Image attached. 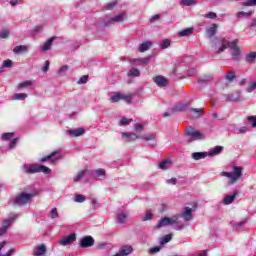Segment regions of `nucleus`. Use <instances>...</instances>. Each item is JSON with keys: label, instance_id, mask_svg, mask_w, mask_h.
<instances>
[{"label": "nucleus", "instance_id": "f257e3e1", "mask_svg": "<svg viewBox=\"0 0 256 256\" xmlns=\"http://www.w3.org/2000/svg\"><path fill=\"white\" fill-rule=\"evenodd\" d=\"M215 46L218 47L217 53H223L225 49H230L233 61H236V63L241 61L239 39H234L232 42H229L227 39L222 38L220 41L215 42Z\"/></svg>", "mask_w": 256, "mask_h": 256}, {"label": "nucleus", "instance_id": "f03ea898", "mask_svg": "<svg viewBox=\"0 0 256 256\" xmlns=\"http://www.w3.org/2000/svg\"><path fill=\"white\" fill-rule=\"evenodd\" d=\"M243 176V167L241 166H234L233 172H222L221 177H227L228 183L230 185H233L234 183H237L239 179Z\"/></svg>", "mask_w": 256, "mask_h": 256}, {"label": "nucleus", "instance_id": "7ed1b4c3", "mask_svg": "<svg viewBox=\"0 0 256 256\" xmlns=\"http://www.w3.org/2000/svg\"><path fill=\"white\" fill-rule=\"evenodd\" d=\"M33 197H37V192H21L13 199L14 205H27V203H31Z\"/></svg>", "mask_w": 256, "mask_h": 256}, {"label": "nucleus", "instance_id": "20e7f679", "mask_svg": "<svg viewBox=\"0 0 256 256\" xmlns=\"http://www.w3.org/2000/svg\"><path fill=\"white\" fill-rule=\"evenodd\" d=\"M26 173L29 175L35 174V173H44V175H49L51 173V170L49 167L41 164H32L26 169Z\"/></svg>", "mask_w": 256, "mask_h": 256}, {"label": "nucleus", "instance_id": "39448f33", "mask_svg": "<svg viewBox=\"0 0 256 256\" xmlns=\"http://www.w3.org/2000/svg\"><path fill=\"white\" fill-rule=\"evenodd\" d=\"M186 135L191 137V139L189 140V143H191V141H197V140L203 139V134H201V132L199 131H195L193 127H189L186 130Z\"/></svg>", "mask_w": 256, "mask_h": 256}, {"label": "nucleus", "instance_id": "423d86ee", "mask_svg": "<svg viewBox=\"0 0 256 256\" xmlns=\"http://www.w3.org/2000/svg\"><path fill=\"white\" fill-rule=\"evenodd\" d=\"M59 150H54L51 154L44 156L40 159L41 163H45L46 161H51V163H57L61 157H57L59 155Z\"/></svg>", "mask_w": 256, "mask_h": 256}, {"label": "nucleus", "instance_id": "0eeeda50", "mask_svg": "<svg viewBox=\"0 0 256 256\" xmlns=\"http://www.w3.org/2000/svg\"><path fill=\"white\" fill-rule=\"evenodd\" d=\"M82 249H87V247H93L95 245V239L91 236H85L81 239V242L78 243Z\"/></svg>", "mask_w": 256, "mask_h": 256}, {"label": "nucleus", "instance_id": "6e6552de", "mask_svg": "<svg viewBox=\"0 0 256 256\" xmlns=\"http://www.w3.org/2000/svg\"><path fill=\"white\" fill-rule=\"evenodd\" d=\"M77 239V235L70 234L68 236H65L62 238L59 243L60 245H63V247H67V245H71V243H75V240Z\"/></svg>", "mask_w": 256, "mask_h": 256}, {"label": "nucleus", "instance_id": "1a4fd4ad", "mask_svg": "<svg viewBox=\"0 0 256 256\" xmlns=\"http://www.w3.org/2000/svg\"><path fill=\"white\" fill-rule=\"evenodd\" d=\"M153 81L158 87H167V84L169 83V80L161 75L154 76Z\"/></svg>", "mask_w": 256, "mask_h": 256}, {"label": "nucleus", "instance_id": "9d476101", "mask_svg": "<svg viewBox=\"0 0 256 256\" xmlns=\"http://www.w3.org/2000/svg\"><path fill=\"white\" fill-rule=\"evenodd\" d=\"M121 135L124 137L126 143H131V141H137V139H141V136L135 133L122 132Z\"/></svg>", "mask_w": 256, "mask_h": 256}, {"label": "nucleus", "instance_id": "9b49d317", "mask_svg": "<svg viewBox=\"0 0 256 256\" xmlns=\"http://www.w3.org/2000/svg\"><path fill=\"white\" fill-rule=\"evenodd\" d=\"M184 221H191L193 219V209L186 207L180 216Z\"/></svg>", "mask_w": 256, "mask_h": 256}, {"label": "nucleus", "instance_id": "f8f14e48", "mask_svg": "<svg viewBox=\"0 0 256 256\" xmlns=\"http://www.w3.org/2000/svg\"><path fill=\"white\" fill-rule=\"evenodd\" d=\"M217 34V24H212L210 27L206 29V37L208 39H213Z\"/></svg>", "mask_w": 256, "mask_h": 256}, {"label": "nucleus", "instance_id": "ddd939ff", "mask_svg": "<svg viewBox=\"0 0 256 256\" xmlns=\"http://www.w3.org/2000/svg\"><path fill=\"white\" fill-rule=\"evenodd\" d=\"M132 252H133V247L129 245H125L121 248L120 253H117L113 256H127V255H131Z\"/></svg>", "mask_w": 256, "mask_h": 256}, {"label": "nucleus", "instance_id": "4468645a", "mask_svg": "<svg viewBox=\"0 0 256 256\" xmlns=\"http://www.w3.org/2000/svg\"><path fill=\"white\" fill-rule=\"evenodd\" d=\"M84 134L85 130L83 128L68 130V135H70V137H81V135Z\"/></svg>", "mask_w": 256, "mask_h": 256}, {"label": "nucleus", "instance_id": "2eb2a0df", "mask_svg": "<svg viewBox=\"0 0 256 256\" xmlns=\"http://www.w3.org/2000/svg\"><path fill=\"white\" fill-rule=\"evenodd\" d=\"M153 47V42L145 41L144 43L140 44L138 50L140 53H145V51H149Z\"/></svg>", "mask_w": 256, "mask_h": 256}, {"label": "nucleus", "instance_id": "dca6fc26", "mask_svg": "<svg viewBox=\"0 0 256 256\" xmlns=\"http://www.w3.org/2000/svg\"><path fill=\"white\" fill-rule=\"evenodd\" d=\"M28 51L29 47L27 45H18L13 49V53H15V55H20V53H27Z\"/></svg>", "mask_w": 256, "mask_h": 256}, {"label": "nucleus", "instance_id": "f3484780", "mask_svg": "<svg viewBox=\"0 0 256 256\" xmlns=\"http://www.w3.org/2000/svg\"><path fill=\"white\" fill-rule=\"evenodd\" d=\"M190 111L194 119H199V117L203 115V111H205V108H190Z\"/></svg>", "mask_w": 256, "mask_h": 256}, {"label": "nucleus", "instance_id": "a211bd4d", "mask_svg": "<svg viewBox=\"0 0 256 256\" xmlns=\"http://www.w3.org/2000/svg\"><path fill=\"white\" fill-rule=\"evenodd\" d=\"M45 253H47V247L45 246V244H41L36 249H34L35 256L45 255Z\"/></svg>", "mask_w": 256, "mask_h": 256}, {"label": "nucleus", "instance_id": "6ab92c4d", "mask_svg": "<svg viewBox=\"0 0 256 256\" xmlns=\"http://www.w3.org/2000/svg\"><path fill=\"white\" fill-rule=\"evenodd\" d=\"M11 221L12 220H5L2 223V227L0 228V237L7 233V229H9V227H11Z\"/></svg>", "mask_w": 256, "mask_h": 256}, {"label": "nucleus", "instance_id": "aec40b11", "mask_svg": "<svg viewBox=\"0 0 256 256\" xmlns=\"http://www.w3.org/2000/svg\"><path fill=\"white\" fill-rule=\"evenodd\" d=\"M191 157L194 161H201V159H205V157H207V152H194Z\"/></svg>", "mask_w": 256, "mask_h": 256}, {"label": "nucleus", "instance_id": "412c9836", "mask_svg": "<svg viewBox=\"0 0 256 256\" xmlns=\"http://www.w3.org/2000/svg\"><path fill=\"white\" fill-rule=\"evenodd\" d=\"M167 225H170L169 217L160 218L157 224V229H161V227H167Z\"/></svg>", "mask_w": 256, "mask_h": 256}, {"label": "nucleus", "instance_id": "4be33fe9", "mask_svg": "<svg viewBox=\"0 0 256 256\" xmlns=\"http://www.w3.org/2000/svg\"><path fill=\"white\" fill-rule=\"evenodd\" d=\"M53 41H55V37L48 39L42 46V51H49L53 46Z\"/></svg>", "mask_w": 256, "mask_h": 256}, {"label": "nucleus", "instance_id": "5701e85b", "mask_svg": "<svg viewBox=\"0 0 256 256\" xmlns=\"http://www.w3.org/2000/svg\"><path fill=\"white\" fill-rule=\"evenodd\" d=\"M236 197H237V193H234L230 196H226L223 200L224 205H231V203L235 201Z\"/></svg>", "mask_w": 256, "mask_h": 256}, {"label": "nucleus", "instance_id": "b1692460", "mask_svg": "<svg viewBox=\"0 0 256 256\" xmlns=\"http://www.w3.org/2000/svg\"><path fill=\"white\" fill-rule=\"evenodd\" d=\"M228 101H239L241 99V91H237L236 94H228Z\"/></svg>", "mask_w": 256, "mask_h": 256}, {"label": "nucleus", "instance_id": "393cba45", "mask_svg": "<svg viewBox=\"0 0 256 256\" xmlns=\"http://www.w3.org/2000/svg\"><path fill=\"white\" fill-rule=\"evenodd\" d=\"M5 245H7V241L5 240L0 243V251L3 249V247H5ZM13 251V248H11L7 251L6 254L0 253V256H11L13 255Z\"/></svg>", "mask_w": 256, "mask_h": 256}, {"label": "nucleus", "instance_id": "a878e982", "mask_svg": "<svg viewBox=\"0 0 256 256\" xmlns=\"http://www.w3.org/2000/svg\"><path fill=\"white\" fill-rule=\"evenodd\" d=\"M237 75L235 74V71L230 70L227 72V74L224 76V79L226 81H233V79H236Z\"/></svg>", "mask_w": 256, "mask_h": 256}, {"label": "nucleus", "instance_id": "bb28decb", "mask_svg": "<svg viewBox=\"0 0 256 256\" xmlns=\"http://www.w3.org/2000/svg\"><path fill=\"white\" fill-rule=\"evenodd\" d=\"M14 137H15V133H13V132H7V133H3L1 135L2 141H9L10 139H13Z\"/></svg>", "mask_w": 256, "mask_h": 256}, {"label": "nucleus", "instance_id": "cd10ccee", "mask_svg": "<svg viewBox=\"0 0 256 256\" xmlns=\"http://www.w3.org/2000/svg\"><path fill=\"white\" fill-rule=\"evenodd\" d=\"M193 33V28H186L179 32L180 37H189Z\"/></svg>", "mask_w": 256, "mask_h": 256}, {"label": "nucleus", "instance_id": "c85d7f7f", "mask_svg": "<svg viewBox=\"0 0 256 256\" xmlns=\"http://www.w3.org/2000/svg\"><path fill=\"white\" fill-rule=\"evenodd\" d=\"M256 59V52H250L246 55V63H254Z\"/></svg>", "mask_w": 256, "mask_h": 256}, {"label": "nucleus", "instance_id": "c756f323", "mask_svg": "<svg viewBox=\"0 0 256 256\" xmlns=\"http://www.w3.org/2000/svg\"><path fill=\"white\" fill-rule=\"evenodd\" d=\"M223 151V146H216L209 152V155L213 157V155H219Z\"/></svg>", "mask_w": 256, "mask_h": 256}, {"label": "nucleus", "instance_id": "7c9ffc66", "mask_svg": "<svg viewBox=\"0 0 256 256\" xmlns=\"http://www.w3.org/2000/svg\"><path fill=\"white\" fill-rule=\"evenodd\" d=\"M128 75L130 77H141V72L139 71V69L137 68H132L130 69V71L128 72Z\"/></svg>", "mask_w": 256, "mask_h": 256}, {"label": "nucleus", "instance_id": "2f4dec72", "mask_svg": "<svg viewBox=\"0 0 256 256\" xmlns=\"http://www.w3.org/2000/svg\"><path fill=\"white\" fill-rule=\"evenodd\" d=\"M86 173H87V168L78 172L77 176L74 177L75 183H79V180L85 177Z\"/></svg>", "mask_w": 256, "mask_h": 256}, {"label": "nucleus", "instance_id": "473e14b6", "mask_svg": "<svg viewBox=\"0 0 256 256\" xmlns=\"http://www.w3.org/2000/svg\"><path fill=\"white\" fill-rule=\"evenodd\" d=\"M187 107H189V104H177L174 108L173 111H186Z\"/></svg>", "mask_w": 256, "mask_h": 256}, {"label": "nucleus", "instance_id": "72a5a7b5", "mask_svg": "<svg viewBox=\"0 0 256 256\" xmlns=\"http://www.w3.org/2000/svg\"><path fill=\"white\" fill-rule=\"evenodd\" d=\"M87 200V198L85 197V195L83 194H77L74 198V201L76 203H85V201Z\"/></svg>", "mask_w": 256, "mask_h": 256}, {"label": "nucleus", "instance_id": "f704fd0d", "mask_svg": "<svg viewBox=\"0 0 256 256\" xmlns=\"http://www.w3.org/2000/svg\"><path fill=\"white\" fill-rule=\"evenodd\" d=\"M127 217L128 215L126 213L118 214V223L120 224L127 223Z\"/></svg>", "mask_w": 256, "mask_h": 256}, {"label": "nucleus", "instance_id": "c9c22d12", "mask_svg": "<svg viewBox=\"0 0 256 256\" xmlns=\"http://www.w3.org/2000/svg\"><path fill=\"white\" fill-rule=\"evenodd\" d=\"M24 99H27V94L26 93H17L14 95V100L15 101H24Z\"/></svg>", "mask_w": 256, "mask_h": 256}, {"label": "nucleus", "instance_id": "e433bc0d", "mask_svg": "<svg viewBox=\"0 0 256 256\" xmlns=\"http://www.w3.org/2000/svg\"><path fill=\"white\" fill-rule=\"evenodd\" d=\"M69 71V65H64L58 70V75L63 76Z\"/></svg>", "mask_w": 256, "mask_h": 256}, {"label": "nucleus", "instance_id": "4c0bfd02", "mask_svg": "<svg viewBox=\"0 0 256 256\" xmlns=\"http://www.w3.org/2000/svg\"><path fill=\"white\" fill-rule=\"evenodd\" d=\"M31 85H33V82H31L30 80H26L18 84V89H24V87H31Z\"/></svg>", "mask_w": 256, "mask_h": 256}, {"label": "nucleus", "instance_id": "58836bf2", "mask_svg": "<svg viewBox=\"0 0 256 256\" xmlns=\"http://www.w3.org/2000/svg\"><path fill=\"white\" fill-rule=\"evenodd\" d=\"M120 99H122L126 103H131V99H133V95H131V94H128V95L120 94Z\"/></svg>", "mask_w": 256, "mask_h": 256}, {"label": "nucleus", "instance_id": "ea45409f", "mask_svg": "<svg viewBox=\"0 0 256 256\" xmlns=\"http://www.w3.org/2000/svg\"><path fill=\"white\" fill-rule=\"evenodd\" d=\"M121 21H123V14H119V15H117L116 17L111 18V19L108 21V23H115V22L119 23V22H121Z\"/></svg>", "mask_w": 256, "mask_h": 256}, {"label": "nucleus", "instance_id": "a19ab883", "mask_svg": "<svg viewBox=\"0 0 256 256\" xmlns=\"http://www.w3.org/2000/svg\"><path fill=\"white\" fill-rule=\"evenodd\" d=\"M251 15H253V12H251V11H249V12L240 11L236 14V17H238V18L251 17Z\"/></svg>", "mask_w": 256, "mask_h": 256}, {"label": "nucleus", "instance_id": "79ce46f5", "mask_svg": "<svg viewBox=\"0 0 256 256\" xmlns=\"http://www.w3.org/2000/svg\"><path fill=\"white\" fill-rule=\"evenodd\" d=\"M9 37V30L7 28H3L0 31V39H7Z\"/></svg>", "mask_w": 256, "mask_h": 256}, {"label": "nucleus", "instance_id": "37998d69", "mask_svg": "<svg viewBox=\"0 0 256 256\" xmlns=\"http://www.w3.org/2000/svg\"><path fill=\"white\" fill-rule=\"evenodd\" d=\"M170 225H179V215H174L169 218Z\"/></svg>", "mask_w": 256, "mask_h": 256}, {"label": "nucleus", "instance_id": "c03bdc74", "mask_svg": "<svg viewBox=\"0 0 256 256\" xmlns=\"http://www.w3.org/2000/svg\"><path fill=\"white\" fill-rule=\"evenodd\" d=\"M171 239H172L171 234H167L163 238H161L160 243H161V245H165L166 243H169V241H171Z\"/></svg>", "mask_w": 256, "mask_h": 256}, {"label": "nucleus", "instance_id": "a18cd8bd", "mask_svg": "<svg viewBox=\"0 0 256 256\" xmlns=\"http://www.w3.org/2000/svg\"><path fill=\"white\" fill-rule=\"evenodd\" d=\"M50 219H57L59 217V212H57V208H53L49 213Z\"/></svg>", "mask_w": 256, "mask_h": 256}, {"label": "nucleus", "instance_id": "49530a36", "mask_svg": "<svg viewBox=\"0 0 256 256\" xmlns=\"http://www.w3.org/2000/svg\"><path fill=\"white\" fill-rule=\"evenodd\" d=\"M171 46V40L169 39H165L161 44H160V48L161 49H167L168 47Z\"/></svg>", "mask_w": 256, "mask_h": 256}, {"label": "nucleus", "instance_id": "de8ad7c7", "mask_svg": "<svg viewBox=\"0 0 256 256\" xmlns=\"http://www.w3.org/2000/svg\"><path fill=\"white\" fill-rule=\"evenodd\" d=\"M89 81V75H83L79 80H78V85H85Z\"/></svg>", "mask_w": 256, "mask_h": 256}, {"label": "nucleus", "instance_id": "09e8293b", "mask_svg": "<svg viewBox=\"0 0 256 256\" xmlns=\"http://www.w3.org/2000/svg\"><path fill=\"white\" fill-rule=\"evenodd\" d=\"M156 137L155 134H147L146 136H141L140 139H143L144 141H153Z\"/></svg>", "mask_w": 256, "mask_h": 256}, {"label": "nucleus", "instance_id": "8fccbe9b", "mask_svg": "<svg viewBox=\"0 0 256 256\" xmlns=\"http://www.w3.org/2000/svg\"><path fill=\"white\" fill-rule=\"evenodd\" d=\"M212 80H213V77L209 75H204L199 79L200 83H208V81H212Z\"/></svg>", "mask_w": 256, "mask_h": 256}, {"label": "nucleus", "instance_id": "3c124183", "mask_svg": "<svg viewBox=\"0 0 256 256\" xmlns=\"http://www.w3.org/2000/svg\"><path fill=\"white\" fill-rule=\"evenodd\" d=\"M137 64L138 65H149V57L138 59Z\"/></svg>", "mask_w": 256, "mask_h": 256}, {"label": "nucleus", "instance_id": "603ef678", "mask_svg": "<svg viewBox=\"0 0 256 256\" xmlns=\"http://www.w3.org/2000/svg\"><path fill=\"white\" fill-rule=\"evenodd\" d=\"M256 0H248L243 3V7H255Z\"/></svg>", "mask_w": 256, "mask_h": 256}, {"label": "nucleus", "instance_id": "864d4df0", "mask_svg": "<svg viewBox=\"0 0 256 256\" xmlns=\"http://www.w3.org/2000/svg\"><path fill=\"white\" fill-rule=\"evenodd\" d=\"M111 103H119L121 101V94H116L110 98Z\"/></svg>", "mask_w": 256, "mask_h": 256}, {"label": "nucleus", "instance_id": "5fc2aeb1", "mask_svg": "<svg viewBox=\"0 0 256 256\" xmlns=\"http://www.w3.org/2000/svg\"><path fill=\"white\" fill-rule=\"evenodd\" d=\"M247 121L251 123V127H256V117L255 116H248Z\"/></svg>", "mask_w": 256, "mask_h": 256}, {"label": "nucleus", "instance_id": "6e6d98bb", "mask_svg": "<svg viewBox=\"0 0 256 256\" xmlns=\"http://www.w3.org/2000/svg\"><path fill=\"white\" fill-rule=\"evenodd\" d=\"M206 19H217V13L215 12H208L205 14Z\"/></svg>", "mask_w": 256, "mask_h": 256}, {"label": "nucleus", "instance_id": "4d7b16f0", "mask_svg": "<svg viewBox=\"0 0 256 256\" xmlns=\"http://www.w3.org/2000/svg\"><path fill=\"white\" fill-rule=\"evenodd\" d=\"M167 165H169V160H163L162 162H160L159 164V169H167Z\"/></svg>", "mask_w": 256, "mask_h": 256}, {"label": "nucleus", "instance_id": "13d9d810", "mask_svg": "<svg viewBox=\"0 0 256 256\" xmlns=\"http://www.w3.org/2000/svg\"><path fill=\"white\" fill-rule=\"evenodd\" d=\"M131 121H133L132 119L123 117L120 121V125H129L131 123Z\"/></svg>", "mask_w": 256, "mask_h": 256}, {"label": "nucleus", "instance_id": "bf43d9fd", "mask_svg": "<svg viewBox=\"0 0 256 256\" xmlns=\"http://www.w3.org/2000/svg\"><path fill=\"white\" fill-rule=\"evenodd\" d=\"M161 251V247L160 246H156V247H154V248H151L150 250H149V253L151 254V255H155V253H159Z\"/></svg>", "mask_w": 256, "mask_h": 256}, {"label": "nucleus", "instance_id": "052dcab7", "mask_svg": "<svg viewBox=\"0 0 256 256\" xmlns=\"http://www.w3.org/2000/svg\"><path fill=\"white\" fill-rule=\"evenodd\" d=\"M183 5H186L187 7H190V5H193L195 3V0H181Z\"/></svg>", "mask_w": 256, "mask_h": 256}, {"label": "nucleus", "instance_id": "680f3d73", "mask_svg": "<svg viewBox=\"0 0 256 256\" xmlns=\"http://www.w3.org/2000/svg\"><path fill=\"white\" fill-rule=\"evenodd\" d=\"M17 141H19V138H14L10 142V149H14L15 145H17Z\"/></svg>", "mask_w": 256, "mask_h": 256}, {"label": "nucleus", "instance_id": "e2e57ef3", "mask_svg": "<svg viewBox=\"0 0 256 256\" xmlns=\"http://www.w3.org/2000/svg\"><path fill=\"white\" fill-rule=\"evenodd\" d=\"M11 65H13V61L6 60L3 62L2 67H11Z\"/></svg>", "mask_w": 256, "mask_h": 256}, {"label": "nucleus", "instance_id": "0e129e2a", "mask_svg": "<svg viewBox=\"0 0 256 256\" xmlns=\"http://www.w3.org/2000/svg\"><path fill=\"white\" fill-rule=\"evenodd\" d=\"M42 71H43L44 73H47V72L49 71V60H47V61L45 62V65L43 66Z\"/></svg>", "mask_w": 256, "mask_h": 256}, {"label": "nucleus", "instance_id": "69168bd1", "mask_svg": "<svg viewBox=\"0 0 256 256\" xmlns=\"http://www.w3.org/2000/svg\"><path fill=\"white\" fill-rule=\"evenodd\" d=\"M115 5H117L116 1L110 2L109 4H107L106 9L111 10L113 9V7H115Z\"/></svg>", "mask_w": 256, "mask_h": 256}, {"label": "nucleus", "instance_id": "338daca9", "mask_svg": "<svg viewBox=\"0 0 256 256\" xmlns=\"http://www.w3.org/2000/svg\"><path fill=\"white\" fill-rule=\"evenodd\" d=\"M135 131H143V124L138 123L134 126Z\"/></svg>", "mask_w": 256, "mask_h": 256}, {"label": "nucleus", "instance_id": "774afa93", "mask_svg": "<svg viewBox=\"0 0 256 256\" xmlns=\"http://www.w3.org/2000/svg\"><path fill=\"white\" fill-rule=\"evenodd\" d=\"M96 175L97 177H102V175H105V171L103 169H97Z\"/></svg>", "mask_w": 256, "mask_h": 256}]
</instances>
